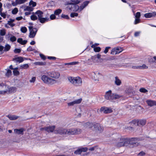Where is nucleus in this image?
<instances>
[{"label":"nucleus","instance_id":"nucleus-1","mask_svg":"<svg viewBox=\"0 0 156 156\" xmlns=\"http://www.w3.org/2000/svg\"><path fill=\"white\" fill-rule=\"evenodd\" d=\"M50 75L51 78L45 75L41 76V79L43 82L49 85L57 83L58 81L56 79L59 78L60 73L57 71H53L50 73Z\"/></svg>","mask_w":156,"mask_h":156},{"label":"nucleus","instance_id":"nucleus-2","mask_svg":"<svg viewBox=\"0 0 156 156\" xmlns=\"http://www.w3.org/2000/svg\"><path fill=\"white\" fill-rule=\"evenodd\" d=\"M120 97L121 96L118 94L116 93H112V91L111 90L107 91L105 95V98L110 101L119 99Z\"/></svg>","mask_w":156,"mask_h":156},{"label":"nucleus","instance_id":"nucleus-3","mask_svg":"<svg viewBox=\"0 0 156 156\" xmlns=\"http://www.w3.org/2000/svg\"><path fill=\"white\" fill-rule=\"evenodd\" d=\"M69 81L76 86H80L82 84V80L79 76L76 77H69L68 78Z\"/></svg>","mask_w":156,"mask_h":156},{"label":"nucleus","instance_id":"nucleus-4","mask_svg":"<svg viewBox=\"0 0 156 156\" xmlns=\"http://www.w3.org/2000/svg\"><path fill=\"white\" fill-rule=\"evenodd\" d=\"M66 131L67 134L74 135L80 134L82 130L80 129L73 128L68 129Z\"/></svg>","mask_w":156,"mask_h":156},{"label":"nucleus","instance_id":"nucleus-5","mask_svg":"<svg viewBox=\"0 0 156 156\" xmlns=\"http://www.w3.org/2000/svg\"><path fill=\"white\" fill-rule=\"evenodd\" d=\"M8 86L4 83H0V94H8Z\"/></svg>","mask_w":156,"mask_h":156},{"label":"nucleus","instance_id":"nucleus-6","mask_svg":"<svg viewBox=\"0 0 156 156\" xmlns=\"http://www.w3.org/2000/svg\"><path fill=\"white\" fill-rule=\"evenodd\" d=\"M137 140V138L136 137L127 138V144L132 145L133 146H137L139 144Z\"/></svg>","mask_w":156,"mask_h":156},{"label":"nucleus","instance_id":"nucleus-7","mask_svg":"<svg viewBox=\"0 0 156 156\" xmlns=\"http://www.w3.org/2000/svg\"><path fill=\"white\" fill-rule=\"evenodd\" d=\"M86 63L88 65H91L95 63H98V60L97 59L96 56H92L91 58L86 60Z\"/></svg>","mask_w":156,"mask_h":156},{"label":"nucleus","instance_id":"nucleus-8","mask_svg":"<svg viewBox=\"0 0 156 156\" xmlns=\"http://www.w3.org/2000/svg\"><path fill=\"white\" fill-rule=\"evenodd\" d=\"M29 28L30 32L29 37L31 38L34 37L37 31V29L35 28H33L32 26L29 27Z\"/></svg>","mask_w":156,"mask_h":156},{"label":"nucleus","instance_id":"nucleus-9","mask_svg":"<svg viewBox=\"0 0 156 156\" xmlns=\"http://www.w3.org/2000/svg\"><path fill=\"white\" fill-rule=\"evenodd\" d=\"M67 8L74 11H76L78 10L80 11V7L77 5L69 4L68 5Z\"/></svg>","mask_w":156,"mask_h":156},{"label":"nucleus","instance_id":"nucleus-10","mask_svg":"<svg viewBox=\"0 0 156 156\" xmlns=\"http://www.w3.org/2000/svg\"><path fill=\"white\" fill-rule=\"evenodd\" d=\"M91 75L92 78L96 81H99V79L101 76V75L98 72H92L91 73Z\"/></svg>","mask_w":156,"mask_h":156},{"label":"nucleus","instance_id":"nucleus-11","mask_svg":"<svg viewBox=\"0 0 156 156\" xmlns=\"http://www.w3.org/2000/svg\"><path fill=\"white\" fill-rule=\"evenodd\" d=\"M122 51V48L119 47H117L112 49L111 54L112 55H115L120 53Z\"/></svg>","mask_w":156,"mask_h":156},{"label":"nucleus","instance_id":"nucleus-12","mask_svg":"<svg viewBox=\"0 0 156 156\" xmlns=\"http://www.w3.org/2000/svg\"><path fill=\"white\" fill-rule=\"evenodd\" d=\"M67 130L63 128H59L55 130L54 132L56 133H58L60 134H67L66 131Z\"/></svg>","mask_w":156,"mask_h":156},{"label":"nucleus","instance_id":"nucleus-13","mask_svg":"<svg viewBox=\"0 0 156 156\" xmlns=\"http://www.w3.org/2000/svg\"><path fill=\"white\" fill-rule=\"evenodd\" d=\"M82 101V99L80 98L72 102H69L67 103L68 106H73L76 104L80 103Z\"/></svg>","mask_w":156,"mask_h":156},{"label":"nucleus","instance_id":"nucleus-14","mask_svg":"<svg viewBox=\"0 0 156 156\" xmlns=\"http://www.w3.org/2000/svg\"><path fill=\"white\" fill-rule=\"evenodd\" d=\"M101 112H102L105 113H109L112 112V110L110 108L102 107L100 109Z\"/></svg>","mask_w":156,"mask_h":156},{"label":"nucleus","instance_id":"nucleus-15","mask_svg":"<svg viewBox=\"0 0 156 156\" xmlns=\"http://www.w3.org/2000/svg\"><path fill=\"white\" fill-rule=\"evenodd\" d=\"M146 102L148 106L152 107L154 106H156V101L151 100H147Z\"/></svg>","mask_w":156,"mask_h":156},{"label":"nucleus","instance_id":"nucleus-16","mask_svg":"<svg viewBox=\"0 0 156 156\" xmlns=\"http://www.w3.org/2000/svg\"><path fill=\"white\" fill-rule=\"evenodd\" d=\"M156 16V12H149L144 14V17L146 18H150L154 17Z\"/></svg>","mask_w":156,"mask_h":156},{"label":"nucleus","instance_id":"nucleus-17","mask_svg":"<svg viewBox=\"0 0 156 156\" xmlns=\"http://www.w3.org/2000/svg\"><path fill=\"white\" fill-rule=\"evenodd\" d=\"M55 128V126H48L44 128H43L42 129H43L46 131L48 132H53Z\"/></svg>","mask_w":156,"mask_h":156},{"label":"nucleus","instance_id":"nucleus-18","mask_svg":"<svg viewBox=\"0 0 156 156\" xmlns=\"http://www.w3.org/2000/svg\"><path fill=\"white\" fill-rule=\"evenodd\" d=\"M120 140L121 141L118 143L117 144L118 147H120L123 146L126 141V139L124 138H121Z\"/></svg>","mask_w":156,"mask_h":156},{"label":"nucleus","instance_id":"nucleus-19","mask_svg":"<svg viewBox=\"0 0 156 156\" xmlns=\"http://www.w3.org/2000/svg\"><path fill=\"white\" fill-rule=\"evenodd\" d=\"M94 128L96 130H98L100 132L103 130V128L98 123H97L94 125Z\"/></svg>","mask_w":156,"mask_h":156},{"label":"nucleus","instance_id":"nucleus-20","mask_svg":"<svg viewBox=\"0 0 156 156\" xmlns=\"http://www.w3.org/2000/svg\"><path fill=\"white\" fill-rule=\"evenodd\" d=\"M89 3V2L88 1H86L84 2L80 7V11H82L87 5Z\"/></svg>","mask_w":156,"mask_h":156},{"label":"nucleus","instance_id":"nucleus-21","mask_svg":"<svg viewBox=\"0 0 156 156\" xmlns=\"http://www.w3.org/2000/svg\"><path fill=\"white\" fill-rule=\"evenodd\" d=\"M6 36L9 38V40L11 42L15 41L16 40V37L11 34L9 33Z\"/></svg>","mask_w":156,"mask_h":156},{"label":"nucleus","instance_id":"nucleus-22","mask_svg":"<svg viewBox=\"0 0 156 156\" xmlns=\"http://www.w3.org/2000/svg\"><path fill=\"white\" fill-rule=\"evenodd\" d=\"M114 83L115 85L119 86L121 85V81L117 76H116L115 78Z\"/></svg>","mask_w":156,"mask_h":156},{"label":"nucleus","instance_id":"nucleus-23","mask_svg":"<svg viewBox=\"0 0 156 156\" xmlns=\"http://www.w3.org/2000/svg\"><path fill=\"white\" fill-rule=\"evenodd\" d=\"M24 130L23 129H14V132L15 133L18 134H23Z\"/></svg>","mask_w":156,"mask_h":156},{"label":"nucleus","instance_id":"nucleus-24","mask_svg":"<svg viewBox=\"0 0 156 156\" xmlns=\"http://www.w3.org/2000/svg\"><path fill=\"white\" fill-rule=\"evenodd\" d=\"M15 21V19H10L8 21L7 24L10 26L11 27H12L14 26L15 24L13 23V22Z\"/></svg>","mask_w":156,"mask_h":156},{"label":"nucleus","instance_id":"nucleus-25","mask_svg":"<svg viewBox=\"0 0 156 156\" xmlns=\"http://www.w3.org/2000/svg\"><path fill=\"white\" fill-rule=\"evenodd\" d=\"M146 120L145 119L138 120V125L143 126L146 124Z\"/></svg>","mask_w":156,"mask_h":156},{"label":"nucleus","instance_id":"nucleus-26","mask_svg":"<svg viewBox=\"0 0 156 156\" xmlns=\"http://www.w3.org/2000/svg\"><path fill=\"white\" fill-rule=\"evenodd\" d=\"M35 14L37 16V18H38V19H39L41 17H43V13L40 10H38L35 12Z\"/></svg>","mask_w":156,"mask_h":156},{"label":"nucleus","instance_id":"nucleus-27","mask_svg":"<svg viewBox=\"0 0 156 156\" xmlns=\"http://www.w3.org/2000/svg\"><path fill=\"white\" fill-rule=\"evenodd\" d=\"M17 41L22 45H24L26 44L27 42V41L23 40L21 38H18L17 40Z\"/></svg>","mask_w":156,"mask_h":156},{"label":"nucleus","instance_id":"nucleus-28","mask_svg":"<svg viewBox=\"0 0 156 156\" xmlns=\"http://www.w3.org/2000/svg\"><path fill=\"white\" fill-rule=\"evenodd\" d=\"M8 117L9 118V119L12 120H16L17 119L18 117L17 116L14 115H8Z\"/></svg>","mask_w":156,"mask_h":156},{"label":"nucleus","instance_id":"nucleus-29","mask_svg":"<svg viewBox=\"0 0 156 156\" xmlns=\"http://www.w3.org/2000/svg\"><path fill=\"white\" fill-rule=\"evenodd\" d=\"M14 60L16 62H19V63L23 62L24 60L23 58L21 57H18L15 58Z\"/></svg>","mask_w":156,"mask_h":156},{"label":"nucleus","instance_id":"nucleus-30","mask_svg":"<svg viewBox=\"0 0 156 156\" xmlns=\"http://www.w3.org/2000/svg\"><path fill=\"white\" fill-rule=\"evenodd\" d=\"M38 20H39L40 23H44L45 22L47 21L48 20V19L47 18L42 17L39 18Z\"/></svg>","mask_w":156,"mask_h":156},{"label":"nucleus","instance_id":"nucleus-31","mask_svg":"<svg viewBox=\"0 0 156 156\" xmlns=\"http://www.w3.org/2000/svg\"><path fill=\"white\" fill-rule=\"evenodd\" d=\"M91 47L94 48V51L95 52H99L101 50V48L100 47H95L94 45H92Z\"/></svg>","mask_w":156,"mask_h":156},{"label":"nucleus","instance_id":"nucleus-32","mask_svg":"<svg viewBox=\"0 0 156 156\" xmlns=\"http://www.w3.org/2000/svg\"><path fill=\"white\" fill-rule=\"evenodd\" d=\"M15 90H16V88L15 87H9V86H8V94L14 92L15 91Z\"/></svg>","mask_w":156,"mask_h":156},{"label":"nucleus","instance_id":"nucleus-33","mask_svg":"<svg viewBox=\"0 0 156 156\" xmlns=\"http://www.w3.org/2000/svg\"><path fill=\"white\" fill-rule=\"evenodd\" d=\"M29 67V65L27 64H24L20 66V68L21 69H26Z\"/></svg>","mask_w":156,"mask_h":156},{"label":"nucleus","instance_id":"nucleus-34","mask_svg":"<svg viewBox=\"0 0 156 156\" xmlns=\"http://www.w3.org/2000/svg\"><path fill=\"white\" fill-rule=\"evenodd\" d=\"M138 120L134 119L131 122H129V124H130V125H138Z\"/></svg>","mask_w":156,"mask_h":156},{"label":"nucleus","instance_id":"nucleus-35","mask_svg":"<svg viewBox=\"0 0 156 156\" xmlns=\"http://www.w3.org/2000/svg\"><path fill=\"white\" fill-rule=\"evenodd\" d=\"M10 48L11 46L9 44H6L4 48V51H9L10 50Z\"/></svg>","mask_w":156,"mask_h":156},{"label":"nucleus","instance_id":"nucleus-36","mask_svg":"<svg viewBox=\"0 0 156 156\" xmlns=\"http://www.w3.org/2000/svg\"><path fill=\"white\" fill-rule=\"evenodd\" d=\"M33 8L30 6H27L25 7L24 9V10L25 11H27L31 12L33 10Z\"/></svg>","mask_w":156,"mask_h":156},{"label":"nucleus","instance_id":"nucleus-37","mask_svg":"<svg viewBox=\"0 0 156 156\" xmlns=\"http://www.w3.org/2000/svg\"><path fill=\"white\" fill-rule=\"evenodd\" d=\"M27 1V0H16V3L17 4H23Z\"/></svg>","mask_w":156,"mask_h":156},{"label":"nucleus","instance_id":"nucleus-38","mask_svg":"<svg viewBox=\"0 0 156 156\" xmlns=\"http://www.w3.org/2000/svg\"><path fill=\"white\" fill-rule=\"evenodd\" d=\"M18 68H16L13 69V73L15 76H18L20 74V73L17 70Z\"/></svg>","mask_w":156,"mask_h":156},{"label":"nucleus","instance_id":"nucleus-39","mask_svg":"<svg viewBox=\"0 0 156 156\" xmlns=\"http://www.w3.org/2000/svg\"><path fill=\"white\" fill-rule=\"evenodd\" d=\"M62 11L61 9H58L55 11L54 13L56 16L58 15L61 13Z\"/></svg>","mask_w":156,"mask_h":156},{"label":"nucleus","instance_id":"nucleus-40","mask_svg":"<svg viewBox=\"0 0 156 156\" xmlns=\"http://www.w3.org/2000/svg\"><path fill=\"white\" fill-rule=\"evenodd\" d=\"M29 5L30 6H32L33 7H34L36 5V3L32 0H31L29 3Z\"/></svg>","mask_w":156,"mask_h":156},{"label":"nucleus","instance_id":"nucleus-41","mask_svg":"<svg viewBox=\"0 0 156 156\" xmlns=\"http://www.w3.org/2000/svg\"><path fill=\"white\" fill-rule=\"evenodd\" d=\"M94 56H96L97 59L98 60V62H101L102 59L101 58V55L99 54H98L96 55H95Z\"/></svg>","mask_w":156,"mask_h":156},{"label":"nucleus","instance_id":"nucleus-42","mask_svg":"<svg viewBox=\"0 0 156 156\" xmlns=\"http://www.w3.org/2000/svg\"><path fill=\"white\" fill-rule=\"evenodd\" d=\"M5 29H2L0 30V35L2 36H3L5 35Z\"/></svg>","mask_w":156,"mask_h":156},{"label":"nucleus","instance_id":"nucleus-43","mask_svg":"<svg viewBox=\"0 0 156 156\" xmlns=\"http://www.w3.org/2000/svg\"><path fill=\"white\" fill-rule=\"evenodd\" d=\"M139 91L142 93H146L148 92V90L142 87L140 88Z\"/></svg>","mask_w":156,"mask_h":156},{"label":"nucleus","instance_id":"nucleus-44","mask_svg":"<svg viewBox=\"0 0 156 156\" xmlns=\"http://www.w3.org/2000/svg\"><path fill=\"white\" fill-rule=\"evenodd\" d=\"M30 19L32 20H35L37 19V17L35 14H33L31 16Z\"/></svg>","mask_w":156,"mask_h":156},{"label":"nucleus","instance_id":"nucleus-45","mask_svg":"<svg viewBox=\"0 0 156 156\" xmlns=\"http://www.w3.org/2000/svg\"><path fill=\"white\" fill-rule=\"evenodd\" d=\"M21 31L23 33H25L27 31V29L25 27H22L20 29Z\"/></svg>","mask_w":156,"mask_h":156},{"label":"nucleus","instance_id":"nucleus-46","mask_svg":"<svg viewBox=\"0 0 156 156\" xmlns=\"http://www.w3.org/2000/svg\"><path fill=\"white\" fill-rule=\"evenodd\" d=\"M18 9L16 8H15L12 10V12L13 14H16L18 12Z\"/></svg>","mask_w":156,"mask_h":156},{"label":"nucleus","instance_id":"nucleus-47","mask_svg":"<svg viewBox=\"0 0 156 156\" xmlns=\"http://www.w3.org/2000/svg\"><path fill=\"white\" fill-rule=\"evenodd\" d=\"M140 18H135L134 23L135 24H137L140 23Z\"/></svg>","mask_w":156,"mask_h":156},{"label":"nucleus","instance_id":"nucleus-48","mask_svg":"<svg viewBox=\"0 0 156 156\" xmlns=\"http://www.w3.org/2000/svg\"><path fill=\"white\" fill-rule=\"evenodd\" d=\"M11 73H12V72H11V70H10L9 69H8L6 73V75L7 76L9 77L11 75Z\"/></svg>","mask_w":156,"mask_h":156},{"label":"nucleus","instance_id":"nucleus-49","mask_svg":"<svg viewBox=\"0 0 156 156\" xmlns=\"http://www.w3.org/2000/svg\"><path fill=\"white\" fill-rule=\"evenodd\" d=\"M78 14L77 13L73 12L72 13L70 14V16L71 17H76L78 16Z\"/></svg>","mask_w":156,"mask_h":156},{"label":"nucleus","instance_id":"nucleus-50","mask_svg":"<svg viewBox=\"0 0 156 156\" xmlns=\"http://www.w3.org/2000/svg\"><path fill=\"white\" fill-rule=\"evenodd\" d=\"M140 12H137L135 15V18H140Z\"/></svg>","mask_w":156,"mask_h":156},{"label":"nucleus","instance_id":"nucleus-51","mask_svg":"<svg viewBox=\"0 0 156 156\" xmlns=\"http://www.w3.org/2000/svg\"><path fill=\"white\" fill-rule=\"evenodd\" d=\"M50 17L51 20H53L56 19L55 15L54 14L51 15Z\"/></svg>","mask_w":156,"mask_h":156},{"label":"nucleus","instance_id":"nucleus-52","mask_svg":"<svg viewBox=\"0 0 156 156\" xmlns=\"http://www.w3.org/2000/svg\"><path fill=\"white\" fill-rule=\"evenodd\" d=\"M133 92L132 91H129L127 90V96H129V97L133 96Z\"/></svg>","mask_w":156,"mask_h":156},{"label":"nucleus","instance_id":"nucleus-53","mask_svg":"<svg viewBox=\"0 0 156 156\" xmlns=\"http://www.w3.org/2000/svg\"><path fill=\"white\" fill-rule=\"evenodd\" d=\"M4 52V47L0 45V54L3 53Z\"/></svg>","mask_w":156,"mask_h":156},{"label":"nucleus","instance_id":"nucleus-54","mask_svg":"<svg viewBox=\"0 0 156 156\" xmlns=\"http://www.w3.org/2000/svg\"><path fill=\"white\" fill-rule=\"evenodd\" d=\"M93 125V124L92 123L88 122L86 124V126L87 127L90 128L92 127Z\"/></svg>","mask_w":156,"mask_h":156},{"label":"nucleus","instance_id":"nucleus-55","mask_svg":"<svg viewBox=\"0 0 156 156\" xmlns=\"http://www.w3.org/2000/svg\"><path fill=\"white\" fill-rule=\"evenodd\" d=\"M72 2L75 4H78L82 0H70Z\"/></svg>","mask_w":156,"mask_h":156},{"label":"nucleus","instance_id":"nucleus-56","mask_svg":"<svg viewBox=\"0 0 156 156\" xmlns=\"http://www.w3.org/2000/svg\"><path fill=\"white\" fill-rule=\"evenodd\" d=\"M141 33L140 31H137L134 34V36L135 37H137L140 35V34Z\"/></svg>","mask_w":156,"mask_h":156},{"label":"nucleus","instance_id":"nucleus-57","mask_svg":"<svg viewBox=\"0 0 156 156\" xmlns=\"http://www.w3.org/2000/svg\"><path fill=\"white\" fill-rule=\"evenodd\" d=\"M81 151L80 149H78L76 151H75L74 153L76 154H79L81 153Z\"/></svg>","mask_w":156,"mask_h":156},{"label":"nucleus","instance_id":"nucleus-58","mask_svg":"<svg viewBox=\"0 0 156 156\" xmlns=\"http://www.w3.org/2000/svg\"><path fill=\"white\" fill-rule=\"evenodd\" d=\"M36 78L35 77H33L30 80V83H34L36 80Z\"/></svg>","mask_w":156,"mask_h":156},{"label":"nucleus","instance_id":"nucleus-59","mask_svg":"<svg viewBox=\"0 0 156 156\" xmlns=\"http://www.w3.org/2000/svg\"><path fill=\"white\" fill-rule=\"evenodd\" d=\"M145 154V153L143 151H141V152H140V153H139L138 154V155H140V156H143Z\"/></svg>","mask_w":156,"mask_h":156},{"label":"nucleus","instance_id":"nucleus-60","mask_svg":"<svg viewBox=\"0 0 156 156\" xmlns=\"http://www.w3.org/2000/svg\"><path fill=\"white\" fill-rule=\"evenodd\" d=\"M61 17L62 18L67 19H68L69 18V17L68 15H66L63 14L62 15Z\"/></svg>","mask_w":156,"mask_h":156},{"label":"nucleus","instance_id":"nucleus-61","mask_svg":"<svg viewBox=\"0 0 156 156\" xmlns=\"http://www.w3.org/2000/svg\"><path fill=\"white\" fill-rule=\"evenodd\" d=\"M80 151H81V152H85L87 151V148L86 147L84 148H80Z\"/></svg>","mask_w":156,"mask_h":156},{"label":"nucleus","instance_id":"nucleus-62","mask_svg":"<svg viewBox=\"0 0 156 156\" xmlns=\"http://www.w3.org/2000/svg\"><path fill=\"white\" fill-rule=\"evenodd\" d=\"M110 48V47H106L105 49V50L104 51V52L105 54L107 53L108 52V49L109 48Z\"/></svg>","mask_w":156,"mask_h":156},{"label":"nucleus","instance_id":"nucleus-63","mask_svg":"<svg viewBox=\"0 0 156 156\" xmlns=\"http://www.w3.org/2000/svg\"><path fill=\"white\" fill-rule=\"evenodd\" d=\"M34 50V49L31 46H29L27 49V50L29 51H33Z\"/></svg>","mask_w":156,"mask_h":156},{"label":"nucleus","instance_id":"nucleus-64","mask_svg":"<svg viewBox=\"0 0 156 156\" xmlns=\"http://www.w3.org/2000/svg\"><path fill=\"white\" fill-rule=\"evenodd\" d=\"M20 51L21 50L20 49H16L14 51V52L16 53H19Z\"/></svg>","mask_w":156,"mask_h":156}]
</instances>
